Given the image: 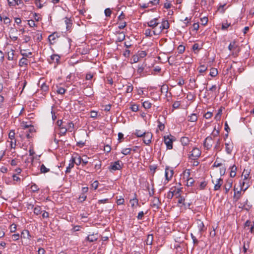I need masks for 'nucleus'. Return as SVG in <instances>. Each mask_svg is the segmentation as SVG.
Masks as SVG:
<instances>
[{
    "label": "nucleus",
    "instance_id": "obj_57",
    "mask_svg": "<svg viewBox=\"0 0 254 254\" xmlns=\"http://www.w3.org/2000/svg\"><path fill=\"white\" fill-rule=\"evenodd\" d=\"M14 54L12 51L10 52H8L7 53V58L9 60H12L13 59Z\"/></svg>",
    "mask_w": 254,
    "mask_h": 254
},
{
    "label": "nucleus",
    "instance_id": "obj_12",
    "mask_svg": "<svg viewBox=\"0 0 254 254\" xmlns=\"http://www.w3.org/2000/svg\"><path fill=\"white\" fill-rule=\"evenodd\" d=\"M60 57L58 55H53L51 56L50 59L49 60V62L50 64L53 63H56L58 64L60 61Z\"/></svg>",
    "mask_w": 254,
    "mask_h": 254
},
{
    "label": "nucleus",
    "instance_id": "obj_5",
    "mask_svg": "<svg viewBox=\"0 0 254 254\" xmlns=\"http://www.w3.org/2000/svg\"><path fill=\"white\" fill-rule=\"evenodd\" d=\"M164 142L167 146V149H172L173 141V140L172 139V138H170L169 136L168 135V136H164Z\"/></svg>",
    "mask_w": 254,
    "mask_h": 254
},
{
    "label": "nucleus",
    "instance_id": "obj_21",
    "mask_svg": "<svg viewBox=\"0 0 254 254\" xmlns=\"http://www.w3.org/2000/svg\"><path fill=\"white\" fill-rule=\"evenodd\" d=\"M189 139L187 137L184 136L181 138V142L184 146L187 145L189 144Z\"/></svg>",
    "mask_w": 254,
    "mask_h": 254
},
{
    "label": "nucleus",
    "instance_id": "obj_60",
    "mask_svg": "<svg viewBox=\"0 0 254 254\" xmlns=\"http://www.w3.org/2000/svg\"><path fill=\"white\" fill-rule=\"evenodd\" d=\"M144 213L143 211H140L138 213V215L137 216V218L138 220H142L143 216H144Z\"/></svg>",
    "mask_w": 254,
    "mask_h": 254
},
{
    "label": "nucleus",
    "instance_id": "obj_19",
    "mask_svg": "<svg viewBox=\"0 0 254 254\" xmlns=\"http://www.w3.org/2000/svg\"><path fill=\"white\" fill-rule=\"evenodd\" d=\"M153 240V236L152 234H149L147 237V239L146 240V245H151L152 244Z\"/></svg>",
    "mask_w": 254,
    "mask_h": 254
},
{
    "label": "nucleus",
    "instance_id": "obj_8",
    "mask_svg": "<svg viewBox=\"0 0 254 254\" xmlns=\"http://www.w3.org/2000/svg\"><path fill=\"white\" fill-rule=\"evenodd\" d=\"M212 140V138L211 136H208L205 139L203 145L204 147L207 148V149H210L212 146V144L210 143Z\"/></svg>",
    "mask_w": 254,
    "mask_h": 254
},
{
    "label": "nucleus",
    "instance_id": "obj_1",
    "mask_svg": "<svg viewBox=\"0 0 254 254\" xmlns=\"http://www.w3.org/2000/svg\"><path fill=\"white\" fill-rule=\"evenodd\" d=\"M170 24L167 20L163 19L161 22V25L160 26L158 30L155 29L153 31V33L155 35H158L161 33L162 31L164 29H168L169 28Z\"/></svg>",
    "mask_w": 254,
    "mask_h": 254
},
{
    "label": "nucleus",
    "instance_id": "obj_28",
    "mask_svg": "<svg viewBox=\"0 0 254 254\" xmlns=\"http://www.w3.org/2000/svg\"><path fill=\"white\" fill-rule=\"evenodd\" d=\"M34 39H35L37 41L40 42L42 39V35L41 33H36L35 35L33 36Z\"/></svg>",
    "mask_w": 254,
    "mask_h": 254
},
{
    "label": "nucleus",
    "instance_id": "obj_14",
    "mask_svg": "<svg viewBox=\"0 0 254 254\" xmlns=\"http://www.w3.org/2000/svg\"><path fill=\"white\" fill-rule=\"evenodd\" d=\"M64 22L66 25V28L67 31L69 30L72 26V20L68 18L67 17L65 18Z\"/></svg>",
    "mask_w": 254,
    "mask_h": 254
},
{
    "label": "nucleus",
    "instance_id": "obj_24",
    "mask_svg": "<svg viewBox=\"0 0 254 254\" xmlns=\"http://www.w3.org/2000/svg\"><path fill=\"white\" fill-rule=\"evenodd\" d=\"M189 121L194 122H196L197 120V117L195 114H192L190 116L188 117Z\"/></svg>",
    "mask_w": 254,
    "mask_h": 254
},
{
    "label": "nucleus",
    "instance_id": "obj_15",
    "mask_svg": "<svg viewBox=\"0 0 254 254\" xmlns=\"http://www.w3.org/2000/svg\"><path fill=\"white\" fill-rule=\"evenodd\" d=\"M96 235L92 234L88 235L86 238V240L87 241H89L90 242H93L97 240L98 238L96 236Z\"/></svg>",
    "mask_w": 254,
    "mask_h": 254
},
{
    "label": "nucleus",
    "instance_id": "obj_63",
    "mask_svg": "<svg viewBox=\"0 0 254 254\" xmlns=\"http://www.w3.org/2000/svg\"><path fill=\"white\" fill-rule=\"evenodd\" d=\"M12 239L13 241L18 240L19 239V234H14L12 235Z\"/></svg>",
    "mask_w": 254,
    "mask_h": 254
},
{
    "label": "nucleus",
    "instance_id": "obj_23",
    "mask_svg": "<svg viewBox=\"0 0 254 254\" xmlns=\"http://www.w3.org/2000/svg\"><path fill=\"white\" fill-rule=\"evenodd\" d=\"M19 65L22 66L23 65H28V60L25 58H21L19 62Z\"/></svg>",
    "mask_w": 254,
    "mask_h": 254
},
{
    "label": "nucleus",
    "instance_id": "obj_33",
    "mask_svg": "<svg viewBox=\"0 0 254 254\" xmlns=\"http://www.w3.org/2000/svg\"><path fill=\"white\" fill-rule=\"evenodd\" d=\"M142 105L145 109H149L151 108L152 104L149 101H146L143 103Z\"/></svg>",
    "mask_w": 254,
    "mask_h": 254
},
{
    "label": "nucleus",
    "instance_id": "obj_16",
    "mask_svg": "<svg viewBox=\"0 0 254 254\" xmlns=\"http://www.w3.org/2000/svg\"><path fill=\"white\" fill-rule=\"evenodd\" d=\"M223 184V179L221 178H219L217 179V182L214 186V190H217L220 189L221 186Z\"/></svg>",
    "mask_w": 254,
    "mask_h": 254
},
{
    "label": "nucleus",
    "instance_id": "obj_42",
    "mask_svg": "<svg viewBox=\"0 0 254 254\" xmlns=\"http://www.w3.org/2000/svg\"><path fill=\"white\" fill-rule=\"evenodd\" d=\"M159 1H160V0H150L148 2V3H149L150 6L151 5H155L159 4Z\"/></svg>",
    "mask_w": 254,
    "mask_h": 254
},
{
    "label": "nucleus",
    "instance_id": "obj_31",
    "mask_svg": "<svg viewBox=\"0 0 254 254\" xmlns=\"http://www.w3.org/2000/svg\"><path fill=\"white\" fill-rule=\"evenodd\" d=\"M40 171L42 173H46L50 171V169L47 168L44 164L41 166Z\"/></svg>",
    "mask_w": 254,
    "mask_h": 254
},
{
    "label": "nucleus",
    "instance_id": "obj_46",
    "mask_svg": "<svg viewBox=\"0 0 254 254\" xmlns=\"http://www.w3.org/2000/svg\"><path fill=\"white\" fill-rule=\"evenodd\" d=\"M57 93L60 94H64L65 92V89L63 87L58 88L57 91Z\"/></svg>",
    "mask_w": 254,
    "mask_h": 254
},
{
    "label": "nucleus",
    "instance_id": "obj_22",
    "mask_svg": "<svg viewBox=\"0 0 254 254\" xmlns=\"http://www.w3.org/2000/svg\"><path fill=\"white\" fill-rule=\"evenodd\" d=\"M29 232L27 230H23L21 233V237L24 239L29 238Z\"/></svg>",
    "mask_w": 254,
    "mask_h": 254
},
{
    "label": "nucleus",
    "instance_id": "obj_52",
    "mask_svg": "<svg viewBox=\"0 0 254 254\" xmlns=\"http://www.w3.org/2000/svg\"><path fill=\"white\" fill-rule=\"evenodd\" d=\"M144 69V66L142 64L141 66H138V68L137 69V71L138 73L141 74L143 72Z\"/></svg>",
    "mask_w": 254,
    "mask_h": 254
},
{
    "label": "nucleus",
    "instance_id": "obj_10",
    "mask_svg": "<svg viewBox=\"0 0 254 254\" xmlns=\"http://www.w3.org/2000/svg\"><path fill=\"white\" fill-rule=\"evenodd\" d=\"M117 35L116 42H120L124 41L125 39V34L123 32H117Z\"/></svg>",
    "mask_w": 254,
    "mask_h": 254
},
{
    "label": "nucleus",
    "instance_id": "obj_37",
    "mask_svg": "<svg viewBox=\"0 0 254 254\" xmlns=\"http://www.w3.org/2000/svg\"><path fill=\"white\" fill-rule=\"evenodd\" d=\"M67 130V129L64 127H61V129H60L59 134H60V135H64L66 132Z\"/></svg>",
    "mask_w": 254,
    "mask_h": 254
},
{
    "label": "nucleus",
    "instance_id": "obj_43",
    "mask_svg": "<svg viewBox=\"0 0 254 254\" xmlns=\"http://www.w3.org/2000/svg\"><path fill=\"white\" fill-rule=\"evenodd\" d=\"M73 163H70L69 164H68V166L66 168V171H65V173H69L70 172V171H71V168H72L73 167Z\"/></svg>",
    "mask_w": 254,
    "mask_h": 254
},
{
    "label": "nucleus",
    "instance_id": "obj_11",
    "mask_svg": "<svg viewBox=\"0 0 254 254\" xmlns=\"http://www.w3.org/2000/svg\"><path fill=\"white\" fill-rule=\"evenodd\" d=\"M233 184V180L232 179H228L226 181V184L224 186V188L225 190V193H227L232 187Z\"/></svg>",
    "mask_w": 254,
    "mask_h": 254
},
{
    "label": "nucleus",
    "instance_id": "obj_58",
    "mask_svg": "<svg viewBox=\"0 0 254 254\" xmlns=\"http://www.w3.org/2000/svg\"><path fill=\"white\" fill-rule=\"evenodd\" d=\"M226 145V151L228 154H231L232 152V148L229 146L228 143H225Z\"/></svg>",
    "mask_w": 254,
    "mask_h": 254
},
{
    "label": "nucleus",
    "instance_id": "obj_40",
    "mask_svg": "<svg viewBox=\"0 0 254 254\" xmlns=\"http://www.w3.org/2000/svg\"><path fill=\"white\" fill-rule=\"evenodd\" d=\"M185 50V47L182 45H180L178 47V50L179 54H182Z\"/></svg>",
    "mask_w": 254,
    "mask_h": 254
},
{
    "label": "nucleus",
    "instance_id": "obj_50",
    "mask_svg": "<svg viewBox=\"0 0 254 254\" xmlns=\"http://www.w3.org/2000/svg\"><path fill=\"white\" fill-rule=\"evenodd\" d=\"M191 238L193 241V244L194 245H197L198 244V241L197 240V239L195 238L194 236L192 234H191L190 235Z\"/></svg>",
    "mask_w": 254,
    "mask_h": 254
},
{
    "label": "nucleus",
    "instance_id": "obj_51",
    "mask_svg": "<svg viewBox=\"0 0 254 254\" xmlns=\"http://www.w3.org/2000/svg\"><path fill=\"white\" fill-rule=\"evenodd\" d=\"M138 55L140 58H144L145 57L147 54L145 51H141L138 52Z\"/></svg>",
    "mask_w": 254,
    "mask_h": 254
},
{
    "label": "nucleus",
    "instance_id": "obj_17",
    "mask_svg": "<svg viewBox=\"0 0 254 254\" xmlns=\"http://www.w3.org/2000/svg\"><path fill=\"white\" fill-rule=\"evenodd\" d=\"M250 173H251L250 169L248 168V169H244L243 174H242V176H244V180H246L248 178V177L250 176Z\"/></svg>",
    "mask_w": 254,
    "mask_h": 254
},
{
    "label": "nucleus",
    "instance_id": "obj_27",
    "mask_svg": "<svg viewBox=\"0 0 254 254\" xmlns=\"http://www.w3.org/2000/svg\"><path fill=\"white\" fill-rule=\"evenodd\" d=\"M131 150H132V149L130 148H125L122 150L121 153L125 155H127L129 154L130 153V151Z\"/></svg>",
    "mask_w": 254,
    "mask_h": 254
},
{
    "label": "nucleus",
    "instance_id": "obj_45",
    "mask_svg": "<svg viewBox=\"0 0 254 254\" xmlns=\"http://www.w3.org/2000/svg\"><path fill=\"white\" fill-rule=\"evenodd\" d=\"M112 11L109 8H107L105 10V14L107 17H110L111 15Z\"/></svg>",
    "mask_w": 254,
    "mask_h": 254
},
{
    "label": "nucleus",
    "instance_id": "obj_20",
    "mask_svg": "<svg viewBox=\"0 0 254 254\" xmlns=\"http://www.w3.org/2000/svg\"><path fill=\"white\" fill-rule=\"evenodd\" d=\"M58 37V33L57 32H54L49 36L48 39L49 40V42H50L51 44H52V43L51 42V41H54L56 38Z\"/></svg>",
    "mask_w": 254,
    "mask_h": 254
},
{
    "label": "nucleus",
    "instance_id": "obj_39",
    "mask_svg": "<svg viewBox=\"0 0 254 254\" xmlns=\"http://www.w3.org/2000/svg\"><path fill=\"white\" fill-rule=\"evenodd\" d=\"M175 191H171L170 190L167 194V198L171 199L173 198V196L175 195Z\"/></svg>",
    "mask_w": 254,
    "mask_h": 254
},
{
    "label": "nucleus",
    "instance_id": "obj_4",
    "mask_svg": "<svg viewBox=\"0 0 254 254\" xmlns=\"http://www.w3.org/2000/svg\"><path fill=\"white\" fill-rule=\"evenodd\" d=\"M143 142L146 144L148 145L151 141V139L152 138V134L151 132H145V134H143Z\"/></svg>",
    "mask_w": 254,
    "mask_h": 254
},
{
    "label": "nucleus",
    "instance_id": "obj_44",
    "mask_svg": "<svg viewBox=\"0 0 254 254\" xmlns=\"http://www.w3.org/2000/svg\"><path fill=\"white\" fill-rule=\"evenodd\" d=\"M133 90V86L131 84H129L127 85V87L126 89V92L127 93H130Z\"/></svg>",
    "mask_w": 254,
    "mask_h": 254
},
{
    "label": "nucleus",
    "instance_id": "obj_7",
    "mask_svg": "<svg viewBox=\"0 0 254 254\" xmlns=\"http://www.w3.org/2000/svg\"><path fill=\"white\" fill-rule=\"evenodd\" d=\"M174 174L173 170L167 167L165 169V177L167 181H169L172 178Z\"/></svg>",
    "mask_w": 254,
    "mask_h": 254
},
{
    "label": "nucleus",
    "instance_id": "obj_30",
    "mask_svg": "<svg viewBox=\"0 0 254 254\" xmlns=\"http://www.w3.org/2000/svg\"><path fill=\"white\" fill-rule=\"evenodd\" d=\"M42 212L41 208L39 206H36L34 209V213L36 215H39Z\"/></svg>",
    "mask_w": 254,
    "mask_h": 254
},
{
    "label": "nucleus",
    "instance_id": "obj_9",
    "mask_svg": "<svg viewBox=\"0 0 254 254\" xmlns=\"http://www.w3.org/2000/svg\"><path fill=\"white\" fill-rule=\"evenodd\" d=\"M161 204V202L157 197H154L152 201L151 206L153 207H156L157 209H159V206Z\"/></svg>",
    "mask_w": 254,
    "mask_h": 254
},
{
    "label": "nucleus",
    "instance_id": "obj_35",
    "mask_svg": "<svg viewBox=\"0 0 254 254\" xmlns=\"http://www.w3.org/2000/svg\"><path fill=\"white\" fill-rule=\"evenodd\" d=\"M177 198H178V203L179 204H182L185 207H186V204L185 203V199L182 196Z\"/></svg>",
    "mask_w": 254,
    "mask_h": 254
},
{
    "label": "nucleus",
    "instance_id": "obj_49",
    "mask_svg": "<svg viewBox=\"0 0 254 254\" xmlns=\"http://www.w3.org/2000/svg\"><path fill=\"white\" fill-rule=\"evenodd\" d=\"M130 203H131V206L133 207L134 206L135 203H136L137 204H138V200L135 197V198L130 199Z\"/></svg>",
    "mask_w": 254,
    "mask_h": 254
},
{
    "label": "nucleus",
    "instance_id": "obj_64",
    "mask_svg": "<svg viewBox=\"0 0 254 254\" xmlns=\"http://www.w3.org/2000/svg\"><path fill=\"white\" fill-rule=\"evenodd\" d=\"M14 135L15 132L13 130H11L8 134L9 138H10L11 139H12L13 138H14Z\"/></svg>",
    "mask_w": 254,
    "mask_h": 254
},
{
    "label": "nucleus",
    "instance_id": "obj_6",
    "mask_svg": "<svg viewBox=\"0 0 254 254\" xmlns=\"http://www.w3.org/2000/svg\"><path fill=\"white\" fill-rule=\"evenodd\" d=\"M159 18V17L155 18L153 19L148 22H147L148 26L149 27L152 28L153 29H154L159 24V22H158Z\"/></svg>",
    "mask_w": 254,
    "mask_h": 254
},
{
    "label": "nucleus",
    "instance_id": "obj_55",
    "mask_svg": "<svg viewBox=\"0 0 254 254\" xmlns=\"http://www.w3.org/2000/svg\"><path fill=\"white\" fill-rule=\"evenodd\" d=\"M16 230V225L12 224L10 226V231L11 232H14Z\"/></svg>",
    "mask_w": 254,
    "mask_h": 254
},
{
    "label": "nucleus",
    "instance_id": "obj_61",
    "mask_svg": "<svg viewBox=\"0 0 254 254\" xmlns=\"http://www.w3.org/2000/svg\"><path fill=\"white\" fill-rule=\"evenodd\" d=\"M181 104L179 101H176L173 104V108L174 109H177L180 106Z\"/></svg>",
    "mask_w": 254,
    "mask_h": 254
},
{
    "label": "nucleus",
    "instance_id": "obj_56",
    "mask_svg": "<svg viewBox=\"0 0 254 254\" xmlns=\"http://www.w3.org/2000/svg\"><path fill=\"white\" fill-rule=\"evenodd\" d=\"M235 41H233V43H231L228 46V49L230 51L232 50L233 49L235 48L236 47L235 46Z\"/></svg>",
    "mask_w": 254,
    "mask_h": 254
},
{
    "label": "nucleus",
    "instance_id": "obj_34",
    "mask_svg": "<svg viewBox=\"0 0 254 254\" xmlns=\"http://www.w3.org/2000/svg\"><path fill=\"white\" fill-rule=\"evenodd\" d=\"M222 110L221 109H220L219 110H218V113L216 114V115H215V119L216 120V121H219L220 120V118H221V116L222 115Z\"/></svg>",
    "mask_w": 254,
    "mask_h": 254
},
{
    "label": "nucleus",
    "instance_id": "obj_41",
    "mask_svg": "<svg viewBox=\"0 0 254 254\" xmlns=\"http://www.w3.org/2000/svg\"><path fill=\"white\" fill-rule=\"evenodd\" d=\"M207 67H206L204 65H201L198 68L199 72L200 73L204 72L207 70Z\"/></svg>",
    "mask_w": 254,
    "mask_h": 254
},
{
    "label": "nucleus",
    "instance_id": "obj_13",
    "mask_svg": "<svg viewBox=\"0 0 254 254\" xmlns=\"http://www.w3.org/2000/svg\"><path fill=\"white\" fill-rule=\"evenodd\" d=\"M196 224L198 228L199 232L201 234L204 231V225L200 220H197Z\"/></svg>",
    "mask_w": 254,
    "mask_h": 254
},
{
    "label": "nucleus",
    "instance_id": "obj_47",
    "mask_svg": "<svg viewBox=\"0 0 254 254\" xmlns=\"http://www.w3.org/2000/svg\"><path fill=\"white\" fill-rule=\"evenodd\" d=\"M230 26H231V23H228L227 22L226 23H222L221 29L223 30H226Z\"/></svg>",
    "mask_w": 254,
    "mask_h": 254
},
{
    "label": "nucleus",
    "instance_id": "obj_36",
    "mask_svg": "<svg viewBox=\"0 0 254 254\" xmlns=\"http://www.w3.org/2000/svg\"><path fill=\"white\" fill-rule=\"evenodd\" d=\"M30 189L31 190V191H32L33 192H36L39 189L38 186L35 184H33V185H32L30 187Z\"/></svg>",
    "mask_w": 254,
    "mask_h": 254
},
{
    "label": "nucleus",
    "instance_id": "obj_38",
    "mask_svg": "<svg viewBox=\"0 0 254 254\" xmlns=\"http://www.w3.org/2000/svg\"><path fill=\"white\" fill-rule=\"evenodd\" d=\"M194 182V181L192 178H188L187 185L188 186H191Z\"/></svg>",
    "mask_w": 254,
    "mask_h": 254
},
{
    "label": "nucleus",
    "instance_id": "obj_48",
    "mask_svg": "<svg viewBox=\"0 0 254 254\" xmlns=\"http://www.w3.org/2000/svg\"><path fill=\"white\" fill-rule=\"evenodd\" d=\"M158 127L159 128V129L161 130V131H162L164 129V128H165V126L163 124H162L160 121H158Z\"/></svg>",
    "mask_w": 254,
    "mask_h": 254
},
{
    "label": "nucleus",
    "instance_id": "obj_32",
    "mask_svg": "<svg viewBox=\"0 0 254 254\" xmlns=\"http://www.w3.org/2000/svg\"><path fill=\"white\" fill-rule=\"evenodd\" d=\"M249 244H250L249 241H247V243L246 242V241L244 242L243 250H244V253H246L248 249L249 248Z\"/></svg>",
    "mask_w": 254,
    "mask_h": 254
},
{
    "label": "nucleus",
    "instance_id": "obj_3",
    "mask_svg": "<svg viewBox=\"0 0 254 254\" xmlns=\"http://www.w3.org/2000/svg\"><path fill=\"white\" fill-rule=\"evenodd\" d=\"M200 150L197 148H194L192 150L191 154L189 156V158L192 160H195L200 156Z\"/></svg>",
    "mask_w": 254,
    "mask_h": 254
},
{
    "label": "nucleus",
    "instance_id": "obj_2",
    "mask_svg": "<svg viewBox=\"0 0 254 254\" xmlns=\"http://www.w3.org/2000/svg\"><path fill=\"white\" fill-rule=\"evenodd\" d=\"M121 161L120 160H118L117 161H115L114 163H112L111 165L109 167V169L111 171H116V170H120L122 169L123 164L120 165V162Z\"/></svg>",
    "mask_w": 254,
    "mask_h": 254
},
{
    "label": "nucleus",
    "instance_id": "obj_62",
    "mask_svg": "<svg viewBox=\"0 0 254 254\" xmlns=\"http://www.w3.org/2000/svg\"><path fill=\"white\" fill-rule=\"evenodd\" d=\"M212 116V113L209 112H207L204 115V118L206 119H210Z\"/></svg>",
    "mask_w": 254,
    "mask_h": 254
},
{
    "label": "nucleus",
    "instance_id": "obj_54",
    "mask_svg": "<svg viewBox=\"0 0 254 254\" xmlns=\"http://www.w3.org/2000/svg\"><path fill=\"white\" fill-rule=\"evenodd\" d=\"M98 182L97 181H95L91 184V187L94 190H96L98 187Z\"/></svg>",
    "mask_w": 254,
    "mask_h": 254
},
{
    "label": "nucleus",
    "instance_id": "obj_59",
    "mask_svg": "<svg viewBox=\"0 0 254 254\" xmlns=\"http://www.w3.org/2000/svg\"><path fill=\"white\" fill-rule=\"evenodd\" d=\"M130 109L133 112H136L138 110V107L137 105L134 104V105H131V106L130 107Z\"/></svg>",
    "mask_w": 254,
    "mask_h": 254
},
{
    "label": "nucleus",
    "instance_id": "obj_53",
    "mask_svg": "<svg viewBox=\"0 0 254 254\" xmlns=\"http://www.w3.org/2000/svg\"><path fill=\"white\" fill-rule=\"evenodd\" d=\"M41 89L43 91L46 92L49 90V86L44 83L41 86Z\"/></svg>",
    "mask_w": 254,
    "mask_h": 254
},
{
    "label": "nucleus",
    "instance_id": "obj_29",
    "mask_svg": "<svg viewBox=\"0 0 254 254\" xmlns=\"http://www.w3.org/2000/svg\"><path fill=\"white\" fill-rule=\"evenodd\" d=\"M145 131H142L140 130H137L136 129L135 130V132H134V134L137 137H142L143 134H145Z\"/></svg>",
    "mask_w": 254,
    "mask_h": 254
},
{
    "label": "nucleus",
    "instance_id": "obj_18",
    "mask_svg": "<svg viewBox=\"0 0 254 254\" xmlns=\"http://www.w3.org/2000/svg\"><path fill=\"white\" fill-rule=\"evenodd\" d=\"M230 169H231V172L230 174V176L231 177L233 178V177H235V176L236 175V171L237 170V168L235 165H234L230 168Z\"/></svg>",
    "mask_w": 254,
    "mask_h": 254
},
{
    "label": "nucleus",
    "instance_id": "obj_26",
    "mask_svg": "<svg viewBox=\"0 0 254 254\" xmlns=\"http://www.w3.org/2000/svg\"><path fill=\"white\" fill-rule=\"evenodd\" d=\"M241 190H238L236 192H235L234 195V199L236 201H238L241 197Z\"/></svg>",
    "mask_w": 254,
    "mask_h": 254
},
{
    "label": "nucleus",
    "instance_id": "obj_25",
    "mask_svg": "<svg viewBox=\"0 0 254 254\" xmlns=\"http://www.w3.org/2000/svg\"><path fill=\"white\" fill-rule=\"evenodd\" d=\"M218 74L217 69L215 68H211L209 75L212 77L216 76Z\"/></svg>",
    "mask_w": 254,
    "mask_h": 254
}]
</instances>
